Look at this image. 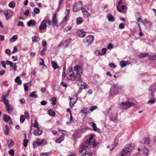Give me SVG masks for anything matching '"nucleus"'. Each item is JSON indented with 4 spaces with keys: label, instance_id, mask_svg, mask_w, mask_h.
<instances>
[{
    "label": "nucleus",
    "instance_id": "obj_1",
    "mask_svg": "<svg viewBox=\"0 0 156 156\" xmlns=\"http://www.w3.org/2000/svg\"><path fill=\"white\" fill-rule=\"evenodd\" d=\"M66 77L69 80L73 81L75 73L71 68L68 69L67 71Z\"/></svg>",
    "mask_w": 156,
    "mask_h": 156
},
{
    "label": "nucleus",
    "instance_id": "obj_2",
    "mask_svg": "<svg viewBox=\"0 0 156 156\" xmlns=\"http://www.w3.org/2000/svg\"><path fill=\"white\" fill-rule=\"evenodd\" d=\"M120 105L123 108L126 109L130 107L135 105V104L134 103L132 102L127 101L125 102H121L120 104Z\"/></svg>",
    "mask_w": 156,
    "mask_h": 156
},
{
    "label": "nucleus",
    "instance_id": "obj_3",
    "mask_svg": "<svg viewBox=\"0 0 156 156\" xmlns=\"http://www.w3.org/2000/svg\"><path fill=\"white\" fill-rule=\"evenodd\" d=\"M94 40V37L92 35H89L86 37L83 40L85 44L88 46L89 45L92 43Z\"/></svg>",
    "mask_w": 156,
    "mask_h": 156
},
{
    "label": "nucleus",
    "instance_id": "obj_4",
    "mask_svg": "<svg viewBox=\"0 0 156 156\" xmlns=\"http://www.w3.org/2000/svg\"><path fill=\"white\" fill-rule=\"evenodd\" d=\"M133 148V146H131V144H127L124 147L122 152V153H124V156H126V154L129 152Z\"/></svg>",
    "mask_w": 156,
    "mask_h": 156
},
{
    "label": "nucleus",
    "instance_id": "obj_5",
    "mask_svg": "<svg viewBox=\"0 0 156 156\" xmlns=\"http://www.w3.org/2000/svg\"><path fill=\"white\" fill-rule=\"evenodd\" d=\"M77 6V7L76 9H78L80 10V9H81V10H85L84 8L83 7L82 3V2L81 1H79L78 2V4H77V3L76 2H74L73 4V10L74 9V8Z\"/></svg>",
    "mask_w": 156,
    "mask_h": 156
},
{
    "label": "nucleus",
    "instance_id": "obj_6",
    "mask_svg": "<svg viewBox=\"0 0 156 156\" xmlns=\"http://www.w3.org/2000/svg\"><path fill=\"white\" fill-rule=\"evenodd\" d=\"M71 39L69 38V39L66 40L65 41H62L58 45V47H64V48H66L68 46L69 44L71 41Z\"/></svg>",
    "mask_w": 156,
    "mask_h": 156
},
{
    "label": "nucleus",
    "instance_id": "obj_7",
    "mask_svg": "<svg viewBox=\"0 0 156 156\" xmlns=\"http://www.w3.org/2000/svg\"><path fill=\"white\" fill-rule=\"evenodd\" d=\"M74 71H73L75 73H83V70L80 66L78 65H76L74 66Z\"/></svg>",
    "mask_w": 156,
    "mask_h": 156
},
{
    "label": "nucleus",
    "instance_id": "obj_8",
    "mask_svg": "<svg viewBox=\"0 0 156 156\" xmlns=\"http://www.w3.org/2000/svg\"><path fill=\"white\" fill-rule=\"evenodd\" d=\"M47 21L46 19H44L41 23L39 27V30H44L47 27Z\"/></svg>",
    "mask_w": 156,
    "mask_h": 156
},
{
    "label": "nucleus",
    "instance_id": "obj_9",
    "mask_svg": "<svg viewBox=\"0 0 156 156\" xmlns=\"http://www.w3.org/2000/svg\"><path fill=\"white\" fill-rule=\"evenodd\" d=\"M82 74L75 73L74 74L73 81L78 82L82 80L81 76Z\"/></svg>",
    "mask_w": 156,
    "mask_h": 156
},
{
    "label": "nucleus",
    "instance_id": "obj_10",
    "mask_svg": "<svg viewBox=\"0 0 156 156\" xmlns=\"http://www.w3.org/2000/svg\"><path fill=\"white\" fill-rule=\"evenodd\" d=\"M7 20H8L9 17L11 16L13 14V13L11 10H5L4 12Z\"/></svg>",
    "mask_w": 156,
    "mask_h": 156
},
{
    "label": "nucleus",
    "instance_id": "obj_11",
    "mask_svg": "<svg viewBox=\"0 0 156 156\" xmlns=\"http://www.w3.org/2000/svg\"><path fill=\"white\" fill-rule=\"evenodd\" d=\"M78 83V85L79 86H80L82 87L81 88L79 89V91L83 89H85L86 88L87 86V84L84 82L80 80Z\"/></svg>",
    "mask_w": 156,
    "mask_h": 156
},
{
    "label": "nucleus",
    "instance_id": "obj_12",
    "mask_svg": "<svg viewBox=\"0 0 156 156\" xmlns=\"http://www.w3.org/2000/svg\"><path fill=\"white\" fill-rule=\"evenodd\" d=\"M56 13H55L53 16L52 17V23L53 25V26H58V24H57V20L56 18Z\"/></svg>",
    "mask_w": 156,
    "mask_h": 156
},
{
    "label": "nucleus",
    "instance_id": "obj_13",
    "mask_svg": "<svg viewBox=\"0 0 156 156\" xmlns=\"http://www.w3.org/2000/svg\"><path fill=\"white\" fill-rule=\"evenodd\" d=\"M86 32H84L83 30H80L77 31L76 33L78 36L81 37H84L86 35Z\"/></svg>",
    "mask_w": 156,
    "mask_h": 156
},
{
    "label": "nucleus",
    "instance_id": "obj_14",
    "mask_svg": "<svg viewBox=\"0 0 156 156\" xmlns=\"http://www.w3.org/2000/svg\"><path fill=\"white\" fill-rule=\"evenodd\" d=\"M37 129L34 131L33 134L35 136H38L42 134V131L39 129V128Z\"/></svg>",
    "mask_w": 156,
    "mask_h": 156
},
{
    "label": "nucleus",
    "instance_id": "obj_15",
    "mask_svg": "<svg viewBox=\"0 0 156 156\" xmlns=\"http://www.w3.org/2000/svg\"><path fill=\"white\" fill-rule=\"evenodd\" d=\"M89 142H88L87 140L84 142L83 144L80 146V147L82 149L87 147L89 145H90Z\"/></svg>",
    "mask_w": 156,
    "mask_h": 156
},
{
    "label": "nucleus",
    "instance_id": "obj_16",
    "mask_svg": "<svg viewBox=\"0 0 156 156\" xmlns=\"http://www.w3.org/2000/svg\"><path fill=\"white\" fill-rule=\"evenodd\" d=\"M6 107L7 111L9 113H11L13 110V108L11 105L8 104L6 105Z\"/></svg>",
    "mask_w": 156,
    "mask_h": 156
},
{
    "label": "nucleus",
    "instance_id": "obj_17",
    "mask_svg": "<svg viewBox=\"0 0 156 156\" xmlns=\"http://www.w3.org/2000/svg\"><path fill=\"white\" fill-rule=\"evenodd\" d=\"M118 93V91L114 89L113 88H112L110 90V95L112 97H113Z\"/></svg>",
    "mask_w": 156,
    "mask_h": 156
},
{
    "label": "nucleus",
    "instance_id": "obj_18",
    "mask_svg": "<svg viewBox=\"0 0 156 156\" xmlns=\"http://www.w3.org/2000/svg\"><path fill=\"white\" fill-rule=\"evenodd\" d=\"M64 133H62V135L61 136V137L58 139L56 140L55 142L56 143H60L64 139Z\"/></svg>",
    "mask_w": 156,
    "mask_h": 156
},
{
    "label": "nucleus",
    "instance_id": "obj_19",
    "mask_svg": "<svg viewBox=\"0 0 156 156\" xmlns=\"http://www.w3.org/2000/svg\"><path fill=\"white\" fill-rule=\"evenodd\" d=\"M107 17L108 19V21L111 22H114L115 20V18L111 14H108L107 16Z\"/></svg>",
    "mask_w": 156,
    "mask_h": 156
},
{
    "label": "nucleus",
    "instance_id": "obj_20",
    "mask_svg": "<svg viewBox=\"0 0 156 156\" xmlns=\"http://www.w3.org/2000/svg\"><path fill=\"white\" fill-rule=\"evenodd\" d=\"M91 123L92 124V126L93 127V130L99 132L100 129H99L97 128L96 124L93 122H91Z\"/></svg>",
    "mask_w": 156,
    "mask_h": 156
},
{
    "label": "nucleus",
    "instance_id": "obj_21",
    "mask_svg": "<svg viewBox=\"0 0 156 156\" xmlns=\"http://www.w3.org/2000/svg\"><path fill=\"white\" fill-rule=\"evenodd\" d=\"M36 22L35 21L33 20H30L27 23V25L28 26H34L36 24Z\"/></svg>",
    "mask_w": 156,
    "mask_h": 156
},
{
    "label": "nucleus",
    "instance_id": "obj_22",
    "mask_svg": "<svg viewBox=\"0 0 156 156\" xmlns=\"http://www.w3.org/2000/svg\"><path fill=\"white\" fill-rule=\"evenodd\" d=\"M113 88L118 91V90H120L122 88V87L119 86L118 84H113Z\"/></svg>",
    "mask_w": 156,
    "mask_h": 156
},
{
    "label": "nucleus",
    "instance_id": "obj_23",
    "mask_svg": "<svg viewBox=\"0 0 156 156\" xmlns=\"http://www.w3.org/2000/svg\"><path fill=\"white\" fill-rule=\"evenodd\" d=\"M156 90V85L155 84H152L149 88V90L151 92H154Z\"/></svg>",
    "mask_w": 156,
    "mask_h": 156
},
{
    "label": "nucleus",
    "instance_id": "obj_24",
    "mask_svg": "<svg viewBox=\"0 0 156 156\" xmlns=\"http://www.w3.org/2000/svg\"><path fill=\"white\" fill-rule=\"evenodd\" d=\"M142 143H144V144H146L147 145H149L150 143V140L148 138H144L142 141L141 142Z\"/></svg>",
    "mask_w": 156,
    "mask_h": 156
},
{
    "label": "nucleus",
    "instance_id": "obj_25",
    "mask_svg": "<svg viewBox=\"0 0 156 156\" xmlns=\"http://www.w3.org/2000/svg\"><path fill=\"white\" fill-rule=\"evenodd\" d=\"M70 10H67V13L64 19L61 22V23H63L65 22L67 19H69V15Z\"/></svg>",
    "mask_w": 156,
    "mask_h": 156
},
{
    "label": "nucleus",
    "instance_id": "obj_26",
    "mask_svg": "<svg viewBox=\"0 0 156 156\" xmlns=\"http://www.w3.org/2000/svg\"><path fill=\"white\" fill-rule=\"evenodd\" d=\"M15 82H16L18 84L20 85L22 83V81L20 79V77L18 76H17L15 79Z\"/></svg>",
    "mask_w": 156,
    "mask_h": 156
},
{
    "label": "nucleus",
    "instance_id": "obj_27",
    "mask_svg": "<svg viewBox=\"0 0 156 156\" xmlns=\"http://www.w3.org/2000/svg\"><path fill=\"white\" fill-rule=\"evenodd\" d=\"M51 63L52 64V67L54 69H56L59 67L56 63L55 61H51Z\"/></svg>",
    "mask_w": 156,
    "mask_h": 156
},
{
    "label": "nucleus",
    "instance_id": "obj_28",
    "mask_svg": "<svg viewBox=\"0 0 156 156\" xmlns=\"http://www.w3.org/2000/svg\"><path fill=\"white\" fill-rule=\"evenodd\" d=\"M83 21V19L81 17H78L76 20V23L77 24H80L82 23Z\"/></svg>",
    "mask_w": 156,
    "mask_h": 156
},
{
    "label": "nucleus",
    "instance_id": "obj_29",
    "mask_svg": "<svg viewBox=\"0 0 156 156\" xmlns=\"http://www.w3.org/2000/svg\"><path fill=\"white\" fill-rule=\"evenodd\" d=\"M37 93V92L36 91L32 92L30 94V96L31 97H34L35 98H37L38 96L36 94Z\"/></svg>",
    "mask_w": 156,
    "mask_h": 156
},
{
    "label": "nucleus",
    "instance_id": "obj_30",
    "mask_svg": "<svg viewBox=\"0 0 156 156\" xmlns=\"http://www.w3.org/2000/svg\"><path fill=\"white\" fill-rule=\"evenodd\" d=\"M49 115L51 116H54L55 115V112L52 109L49 110L48 111Z\"/></svg>",
    "mask_w": 156,
    "mask_h": 156
},
{
    "label": "nucleus",
    "instance_id": "obj_31",
    "mask_svg": "<svg viewBox=\"0 0 156 156\" xmlns=\"http://www.w3.org/2000/svg\"><path fill=\"white\" fill-rule=\"evenodd\" d=\"M17 37L16 35L13 36L10 40V41L11 43H13L16 41L17 39Z\"/></svg>",
    "mask_w": 156,
    "mask_h": 156
},
{
    "label": "nucleus",
    "instance_id": "obj_32",
    "mask_svg": "<svg viewBox=\"0 0 156 156\" xmlns=\"http://www.w3.org/2000/svg\"><path fill=\"white\" fill-rule=\"evenodd\" d=\"M82 11L83 15L86 17H89L90 15V13L87 10H82Z\"/></svg>",
    "mask_w": 156,
    "mask_h": 156
},
{
    "label": "nucleus",
    "instance_id": "obj_33",
    "mask_svg": "<svg viewBox=\"0 0 156 156\" xmlns=\"http://www.w3.org/2000/svg\"><path fill=\"white\" fill-rule=\"evenodd\" d=\"M87 150L85 149H83L81 150H80L79 152V154L80 155H83L84 154L86 153V152H87Z\"/></svg>",
    "mask_w": 156,
    "mask_h": 156
},
{
    "label": "nucleus",
    "instance_id": "obj_34",
    "mask_svg": "<svg viewBox=\"0 0 156 156\" xmlns=\"http://www.w3.org/2000/svg\"><path fill=\"white\" fill-rule=\"evenodd\" d=\"M7 143L8 144V147H10L13 145L14 143L12 139H10L7 140Z\"/></svg>",
    "mask_w": 156,
    "mask_h": 156
},
{
    "label": "nucleus",
    "instance_id": "obj_35",
    "mask_svg": "<svg viewBox=\"0 0 156 156\" xmlns=\"http://www.w3.org/2000/svg\"><path fill=\"white\" fill-rule=\"evenodd\" d=\"M150 60H156V54L151 55L148 58Z\"/></svg>",
    "mask_w": 156,
    "mask_h": 156
},
{
    "label": "nucleus",
    "instance_id": "obj_36",
    "mask_svg": "<svg viewBox=\"0 0 156 156\" xmlns=\"http://www.w3.org/2000/svg\"><path fill=\"white\" fill-rule=\"evenodd\" d=\"M120 64L122 67H124L127 65L126 61L123 60L120 61Z\"/></svg>",
    "mask_w": 156,
    "mask_h": 156
},
{
    "label": "nucleus",
    "instance_id": "obj_37",
    "mask_svg": "<svg viewBox=\"0 0 156 156\" xmlns=\"http://www.w3.org/2000/svg\"><path fill=\"white\" fill-rule=\"evenodd\" d=\"M6 62L10 63L9 64H7L8 65H9L11 68L14 70V67H15L13 63L12 62L9 61L8 60H6Z\"/></svg>",
    "mask_w": 156,
    "mask_h": 156
},
{
    "label": "nucleus",
    "instance_id": "obj_38",
    "mask_svg": "<svg viewBox=\"0 0 156 156\" xmlns=\"http://www.w3.org/2000/svg\"><path fill=\"white\" fill-rule=\"evenodd\" d=\"M10 119L9 116H7V115H4V120L5 122H8L9 120Z\"/></svg>",
    "mask_w": 156,
    "mask_h": 156
},
{
    "label": "nucleus",
    "instance_id": "obj_39",
    "mask_svg": "<svg viewBox=\"0 0 156 156\" xmlns=\"http://www.w3.org/2000/svg\"><path fill=\"white\" fill-rule=\"evenodd\" d=\"M110 118L111 121H114L116 119L117 117L116 115H115V116L114 115L113 116V115L112 114L110 116Z\"/></svg>",
    "mask_w": 156,
    "mask_h": 156
},
{
    "label": "nucleus",
    "instance_id": "obj_40",
    "mask_svg": "<svg viewBox=\"0 0 156 156\" xmlns=\"http://www.w3.org/2000/svg\"><path fill=\"white\" fill-rule=\"evenodd\" d=\"M149 54L147 53H142L140 54L139 55V56L140 57V58H143L146 57L147 55H148Z\"/></svg>",
    "mask_w": 156,
    "mask_h": 156
},
{
    "label": "nucleus",
    "instance_id": "obj_41",
    "mask_svg": "<svg viewBox=\"0 0 156 156\" xmlns=\"http://www.w3.org/2000/svg\"><path fill=\"white\" fill-rule=\"evenodd\" d=\"M51 100V104L54 105H55L56 103V98L55 97H53Z\"/></svg>",
    "mask_w": 156,
    "mask_h": 156
},
{
    "label": "nucleus",
    "instance_id": "obj_42",
    "mask_svg": "<svg viewBox=\"0 0 156 156\" xmlns=\"http://www.w3.org/2000/svg\"><path fill=\"white\" fill-rule=\"evenodd\" d=\"M144 21L146 24H147L150 27H151V26L152 25V23L150 21L147 20L146 19L144 20Z\"/></svg>",
    "mask_w": 156,
    "mask_h": 156
},
{
    "label": "nucleus",
    "instance_id": "obj_43",
    "mask_svg": "<svg viewBox=\"0 0 156 156\" xmlns=\"http://www.w3.org/2000/svg\"><path fill=\"white\" fill-rule=\"evenodd\" d=\"M25 117L24 115H22L20 117V121L21 123L24 122L25 119Z\"/></svg>",
    "mask_w": 156,
    "mask_h": 156
},
{
    "label": "nucleus",
    "instance_id": "obj_44",
    "mask_svg": "<svg viewBox=\"0 0 156 156\" xmlns=\"http://www.w3.org/2000/svg\"><path fill=\"white\" fill-rule=\"evenodd\" d=\"M32 41L34 42H37L38 41V38L37 36H34L32 37Z\"/></svg>",
    "mask_w": 156,
    "mask_h": 156
},
{
    "label": "nucleus",
    "instance_id": "obj_45",
    "mask_svg": "<svg viewBox=\"0 0 156 156\" xmlns=\"http://www.w3.org/2000/svg\"><path fill=\"white\" fill-rule=\"evenodd\" d=\"M9 6L10 7L13 8L15 7V4L14 2H11L9 4Z\"/></svg>",
    "mask_w": 156,
    "mask_h": 156
},
{
    "label": "nucleus",
    "instance_id": "obj_46",
    "mask_svg": "<svg viewBox=\"0 0 156 156\" xmlns=\"http://www.w3.org/2000/svg\"><path fill=\"white\" fill-rule=\"evenodd\" d=\"M122 0L118 2V4L117 5V10H120V8L121 6V4L122 3Z\"/></svg>",
    "mask_w": 156,
    "mask_h": 156
},
{
    "label": "nucleus",
    "instance_id": "obj_47",
    "mask_svg": "<svg viewBox=\"0 0 156 156\" xmlns=\"http://www.w3.org/2000/svg\"><path fill=\"white\" fill-rule=\"evenodd\" d=\"M28 140L27 139L24 140L23 141V145L24 147H26L27 146L28 144Z\"/></svg>",
    "mask_w": 156,
    "mask_h": 156
},
{
    "label": "nucleus",
    "instance_id": "obj_48",
    "mask_svg": "<svg viewBox=\"0 0 156 156\" xmlns=\"http://www.w3.org/2000/svg\"><path fill=\"white\" fill-rule=\"evenodd\" d=\"M24 114L25 116V118L27 119H29L30 118V115L28 113V112H25Z\"/></svg>",
    "mask_w": 156,
    "mask_h": 156
},
{
    "label": "nucleus",
    "instance_id": "obj_49",
    "mask_svg": "<svg viewBox=\"0 0 156 156\" xmlns=\"http://www.w3.org/2000/svg\"><path fill=\"white\" fill-rule=\"evenodd\" d=\"M7 97V96L5 95V98L3 99V101L4 103L6 104V105H8L9 103V101L8 100L6 99L5 98Z\"/></svg>",
    "mask_w": 156,
    "mask_h": 156
},
{
    "label": "nucleus",
    "instance_id": "obj_50",
    "mask_svg": "<svg viewBox=\"0 0 156 156\" xmlns=\"http://www.w3.org/2000/svg\"><path fill=\"white\" fill-rule=\"evenodd\" d=\"M9 154H10L12 156L14 155V151L13 149H11L9 152Z\"/></svg>",
    "mask_w": 156,
    "mask_h": 156
},
{
    "label": "nucleus",
    "instance_id": "obj_51",
    "mask_svg": "<svg viewBox=\"0 0 156 156\" xmlns=\"http://www.w3.org/2000/svg\"><path fill=\"white\" fill-rule=\"evenodd\" d=\"M155 99L153 98L152 99H151L148 102V104H151L154 103L155 102Z\"/></svg>",
    "mask_w": 156,
    "mask_h": 156
},
{
    "label": "nucleus",
    "instance_id": "obj_52",
    "mask_svg": "<svg viewBox=\"0 0 156 156\" xmlns=\"http://www.w3.org/2000/svg\"><path fill=\"white\" fill-rule=\"evenodd\" d=\"M107 51V49L106 48H103L101 49V55H103L105 54L106 53V51Z\"/></svg>",
    "mask_w": 156,
    "mask_h": 156
},
{
    "label": "nucleus",
    "instance_id": "obj_53",
    "mask_svg": "<svg viewBox=\"0 0 156 156\" xmlns=\"http://www.w3.org/2000/svg\"><path fill=\"white\" fill-rule=\"evenodd\" d=\"M38 123L37 121V120H36L35 121V122L34 124V126L35 127H36L37 128H39L38 127Z\"/></svg>",
    "mask_w": 156,
    "mask_h": 156
},
{
    "label": "nucleus",
    "instance_id": "obj_54",
    "mask_svg": "<svg viewBox=\"0 0 156 156\" xmlns=\"http://www.w3.org/2000/svg\"><path fill=\"white\" fill-rule=\"evenodd\" d=\"M92 152H90L87 151V152H86L85 154V156H92Z\"/></svg>",
    "mask_w": 156,
    "mask_h": 156
},
{
    "label": "nucleus",
    "instance_id": "obj_55",
    "mask_svg": "<svg viewBox=\"0 0 156 156\" xmlns=\"http://www.w3.org/2000/svg\"><path fill=\"white\" fill-rule=\"evenodd\" d=\"M119 27L120 29L124 28L125 27V25L122 23H120L119 24Z\"/></svg>",
    "mask_w": 156,
    "mask_h": 156
},
{
    "label": "nucleus",
    "instance_id": "obj_56",
    "mask_svg": "<svg viewBox=\"0 0 156 156\" xmlns=\"http://www.w3.org/2000/svg\"><path fill=\"white\" fill-rule=\"evenodd\" d=\"M47 49L46 47H44L42 50L41 51V54L44 55L45 53V52L46 51Z\"/></svg>",
    "mask_w": 156,
    "mask_h": 156
},
{
    "label": "nucleus",
    "instance_id": "obj_57",
    "mask_svg": "<svg viewBox=\"0 0 156 156\" xmlns=\"http://www.w3.org/2000/svg\"><path fill=\"white\" fill-rule=\"evenodd\" d=\"M97 107L96 106H94L90 107V110L91 111H93L94 110L97 108Z\"/></svg>",
    "mask_w": 156,
    "mask_h": 156
},
{
    "label": "nucleus",
    "instance_id": "obj_58",
    "mask_svg": "<svg viewBox=\"0 0 156 156\" xmlns=\"http://www.w3.org/2000/svg\"><path fill=\"white\" fill-rule=\"evenodd\" d=\"M71 27L70 26H67V27H66L64 29V31H67L70 30L71 29Z\"/></svg>",
    "mask_w": 156,
    "mask_h": 156
},
{
    "label": "nucleus",
    "instance_id": "obj_59",
    "mask_svg": "<svg viewBox=\"0 0 156 156\" xmlns=\"http://www.w3.org/2000/svg\"><path fill=\"white\" fill-rule=\"evenodd\" d=\"M18 26H21L22 27H24L23 23L21 21H19L17 25Z\"/></svg>",
    "mask_w": 156,
    "mask_h": 156
},
{
    "label": "nucleus",
    "instance_id": "obj_60",
    "mask_svg": "<svg viewBox=\"0 0 156 156\" xmlns=\"http://www.w3.org/2000/svg\"><path fill=\"white\" fill-rule=\"evenodd\" d=\"M93 139V136L91 135L89 138L88 140H87L88 142H89L90 143V142Z\"/></svg>",
    "mask_w": 156,
    "mask_h": 156
},
{
    "label": "nucleus",
    "instance_id": "obj_61",
    "mask_svg": "<svg viewBox=\"0 0 156 156\" xmlns=\"http://www.w3.org/2000/svg\"><path fill=\"white\" fill-rule=\"evenodd\" d=\"M1 63H2V67L4 68L5 69L6 68V64H5V62L4 61H2L1 62Z\"/></svg>",
    "mask_w": 156,
    "mask_h": 156
},
{
    "label": "nucleus",
    "instance_id": "obj_62",
    "mask_svg": "<svg viewBox=\"0 0 156 156\" xmlns=\"http://www.w3.org/2000/svg\"><path fill=\"white\" fill-rule=\"evenodd\" d=\"M135 16L136 17H141L140 13V12H137L135 14Z\"/></svg>",
    "mask_w": 156,
    "mask_h": 156
},
{
    "label": "nucleus",
    "instance_id": "obj_63",
    "mask_svg": "<svg viewBox=\"0 0 156 156\" xmlns=\"http://www.w3.org/2000/svg\"><path fill=\"white\" fill-rule=\"evenodd\" d=\"M47 42L43 40L42 41V45L44 48L46 47L45 46L47 45Z\"/></svg>",
    "mask_w": 156,
    "mask_h": 156
},
{
    "label": "nucleus",
    "instance_id": "obj_64",
    "mask_svg": "<svg viewBox=\"0 0 156 156\" xmlns=\"http://www.w3.org/2000/svg\"><path fill=\"white\" fill-rule=\"evenodd\" d=\"M38 143H37V141H35L33 143V146L34 147V148H36L37 146H39L38 145Z\"/></svg>",
    "mask_w": 156,
    "mask_h": 156
}]
</instances>
